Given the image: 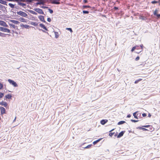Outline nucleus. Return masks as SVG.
Returning <instances> with one entry per match:
<instances>
[{"label":"nucleus","instance_id":"nucleus-14","mask_svg":"<svg viewBox=\"0 0 160 160\" xmlns=\"http://www.w3.org/2000/svg\"><path fill=\"white\" fill-rule=\"evenodd\" d=\"M41 27L42 28L44 29L45 30L48 31V29H47L46 27L42 23H41Z\"/></svg>","mask_w":160,"mask_h":160},{"label":"nucleus","instance_id":"nucleus-38","mask_svg":"<svg viewBox=\"0 0 160 160\" xmlns=\"http://www.w3.org/2000/svg\"><path fill=\"white\" fill-rule=\"evenodd\" d=\"M9 6L12 8H13L14 7V5L12 4L9 3Z\"/></svg>","mask_w":160,"mask_h":160},{"label":"nucleus","instance_id":"nucleus-55","mask_svg":"<svg viewBox=\"0 0 160 160\" xmlns=\"http://www.w3.org/2000/svg\"><path fill=\"white\" fill-rule=\"evenodd\" d=\"M102 17H105V18L106 17V15H102Z\"/></svg>","mask_w":160,"mask_h":160},{"label":"nucleus","instance_id":"nucleus-29","mask_svg":"<svg viewBox=\"0 0 160 160\" xmlns=\"http://www.w3.org/2000/svg\"><path fill=\"white\" fill-rule=\"evenodd\" d=\"M83 8H90L91 7L89 5H83Z\"/></svg>","mask_w":160,"mask_h":160},{"label":"nucleus","instance_id":"nucleus-62","mask_svg":"<svg viewBox=\"0 0 160 160\" xmlns=\"http://www.w3.org/2000/svg\"><path fill=\"white\" fill-rule=\"evenodd\" d=\"M40 16H39V17H38V18H40Z\"/></svg>","mask_w":160,"mask_h":160},{"label":"nucleus","instance_id":"nucleus-40","mask_svg":"<svg viewBox=\"0 0 160 160\" xmlns=\"http://www.w3.org/2000/svg\"><path fill=\"white\" fill-rule=\"evenodd\" d=\"M47 21L49 22H50L51 21V19L50 18H47Z\"/></svg>","mask_w":160,"mask_h":160},{"label":"nucleus","instance_id":"nucleus-51","mask_svg":"<svg viewBox=\"0 0 160 160\" xmlns=\"http://www.w3.org/2000/svg\"><path fill=\"white\" fill-rule=\"evenodd\" d=\"M4 26L7 27H8V25L6 23H5V24L4 25Z\"/></svg>","mask_w":160,"mask_h":160},{"label":"nucleus","instance_id":"nucleus-18","mask_svg":"<svg viewBox=\"0 0 160 160\" xmlns=\"http://www.w3.org/2000/svg\"><path fill=\"white\" fill-rule=\"evenodd\" d=\"M126 123V122L124 121H121L119 122L118 123V125H120L124 123Z\"/></svg>","mask_w":160,"mask_h":160},{"label":"nucleus","instance_id":"nucleus-56","mask_svg":"<svg viewBox=\"0 0 160 160\" xmlns=\"http://www.w3.org/2000/svg\"><path fill=\"white\" fill-rule=\"evenodd\" d=\"M114 129H112V130H111L110 131H109V132H112V131H113Z\"/></svg>","mask_w":160,"mask_h":160},{"label":"nucleus","instance_id":"nucleus-61","mask_svg":"<svg viewBox=\"0 0 160 160\" xmlns=\"http://www.w3.org/2000/svg\"><path fill=\"white\" fill-rule=\"evenodd\" d=\"M16 119V117L15 118V119H14V120H15V119Z\"/></svg>","mask_w":160,"mask_h":160},{"label":"nucleus","instance_id":"nucleus-34","mask_svg":"<svg viewBox=\"0 0 160 160\" xmlns=\"http://www.w3.org/2000/svg\"><path fill=\"white\" fill-rule=\"evenodd\" d=\"M0 36L2 37H4L5 36V34L3 33L0 32Z\"/></svg>","mask_w":160,"mask_h":160},{"label":"nucleus","instance_id":"nucleus-45","mask_svg":"<svg viewBox=\"0 0 160 160\" xmlns=\"http://www.w3.org/2000/svg\"><path fill=\"white\" fill-rule=\"evenodd\" d=\"M31 12L32 14H37V13L35 12L34 11H32Z\"/></svg>","mask_w":160,"mask_h":160},{"label":"nucleus","instance_id":"nucleus-5","mask_svg":"<svg viewBox=\"0 0 160 160\" xmlns=\"http://www.w3.org/2000/svg\"><path fill=\"white\" fill-rule=\"evenodd\" d=\"M125 132V131H122L120 132L117 136V138H119L122 136Z\"/></svg>","mask_w":160,"mask_h":160},{"label":"nucleus","instance_id":"nucleus-17","mask_svg":"<svg viewBox=\"0 0 160 160\" xmlns=\"http://www.w3.org/2000/svg\"><path fill=\"white\" fill-rule=\"evenodd\" d=\"M102 139V138L98 139L94 141L93 142V143L94 145H95L96 143H97L98 142H99L101 139Z\"/></svg>","mask_w":160,"mask_h":160},{"label":"nucleus","instance_id":"nucleus-13","mask_svg":"<svg viewBox=\"0 0 160 160\" xmlns=\"http://www.w3.org/2000/svg\"><path fill=\"white\" fill-rule=\"evenodd\" d=\"M41 21H42L44 23H47V22H46V21L44 19V16H43L41 15Z\"/></svg>","mask_w":160,"mask_h":160},{"label":"nucleus","instance_id":"nucleus-32","mask_svg":"<svg viewBox=\"0 0 160 160\" xmlns=\"http://www.w3.org/2000/svg\"><path fill=\"white\" fill-rule=\"evenodd\" d=\"M48 10L50 13L51 14H52L53 12V10L52 9L49 8L48 9Z\"/></svg>","mask_w":160,"mask_h":160},{"label":"nucleus","instance_id":"nucleus-20","mask_svg":"<svg viewBox=\"0 0 160 160\" xmlns=\"http://www.w3.org/2000/svg\"><path fill=\"white\" fill-rule=\"evenodd\" d=\"M5 97L6 98L10 99L12 97V96L11 94H9L6 95Z\"/></svg>","mask_w":160,"mask_h":160},{"label":"nucleus","instance_id":"nucleus-1","mask_svg":"<svg viewBox=\"0 0 160 160\" xmlns=\"http://www.w3.org/2000/svg\"><path fill=\"white\" fill-rule=\"evenodd\" d=\"M17 14L22 17H26L27 16V14L25 12L22 11H19L17 12Z\"/></svg>","mask_w":160,"mask_h":160},{"label":"nucleus","instance_id":"nucleus-22","mask_svg":"<svg viewBox=\"0 0 160 160\" xmlns=\"http://www.w3.org/2000/svg\"><path fill=\"white\" fill-rule=\"evenodd\" d=\"M5 23H6V22L3 21H0V25H1L4 26L5 24Z\"/></svg>","mask_w":160,"mask_h":160},{"label":"nucleus","instance_id":"nucleus-52","mask_svg":"<svg viewBox=\"0 0 160 160\" xmlns=\"http://www.w3.org/2000/svg\"><path fill=\"white\" fill-rule=\"evenodd\" d=\"M83 1L85 3H87L88 2L87 0H84Z\"/></svg>","mask_w":160,"mask_h":160},{"label":"nucleus","instance_id":"nucleus-24","mask_svg":"<svg viewBox=\"0 0 160 160\" xmlns=\"http://www.w3.org/2000/svg\"><path fill=\"white\" fill-rule=\"evenodd\" d=\"M2 105L5 107H6L7 105V103L5 102H2Z\"/></svg>","mask_w":160,"mask_h":160},{"label":"nucleus","instance_id":"nucleus-37","mask_svg":"<svg viewBox=\"0 0 160 160\" xmlns=\"http://www.w3.org/2000/svg\"><path fill=\"white\" fill-rule=\"evenodd\" d=\"M3 96V93L0 92V98H2Z\"/></svg>","mask_w":160,"mask_h":160},{"label":"nucleus","instance_id":"nucleus-57","mask_svg":"<svg viewBox=\"0 0 160 160\" xmlns=\"http://www.w3.org/2000/svg\"><path fill=\"white\" fill-rule=\"evenodd\" d=\"M118 135H117V134H115L114 135V136H115V137H116V136H117H117H118Z\"/></svg>","mask_w":160,"mask_h":160},{"label":"nucleus","instance_id":"nucleus-44","mask_svg":"<svg viewBox=\"0 0 160 160\" xmlns=\"http://www.w3.org/2000/svg\"><path fill=\"white\" fill-rule=\"evenodd\" d=\"M142 115L143 117H145L147 116V114L145 113H142Z\"/></svg>","mask_w":160,"mask_h":160},{"label":"nucleus","instance_id":"nucleus-19","mask_svg":"<svg viewBox=\"0 0 160 160\" xmlns=\"http://www.w3.org/2000/svg\"><path fill=\"white\" fill-rule=\"evenodd\" d=\"M54 32L55 34V38H58L59 37V34L58 32L55 31H54Z\"/></svg>","mask_w":160,"mask_h":160},{"label":"nucleus","instance_id":"nucleus-25","mask_svg":"<svg viewBox=\"0 0 160 160\" xmlns=\"http://www.w3.org/2000/svg\"><path fill=\"white\" fill-rule=\"evenodd\" d=\"M158 10L157 9H156L154 11V12H153V14L155 15V16H156L158 14H157V12H158Z\"/></svg>","mask_w":160,"mask_h":160},{"label":"nucleus","instance_id":"nucleus-30","mask_svg":"<svg viewBox=\"0 0 160 160\" xmlns=\"http://www.w3.org/2000/svg\"><path fill=\"white\" fill-rule=\"evenodd\" d=\"M82 12L83 14H88L89 13V12L88 11L83 10Z\"/></svg>","mask_w":160,"mask_h":160},{"label":"nucleus","instance_id":"nucleus-63","mask_svg":"<svg viewBox=\"0 0 160 160\" xmlns=\"http://www.w3.org/2000/svg\"><path fill=\"white\" fill-rule=\"evenodd\" d=\"M136 51V52H139V51Z\"/></svg>","mask_w":160,"mask_h":160},{"label":"nucleus","instance_id":"nucleus-46","mask_svg":"<svg viewBox=\"0 0 160 160\" xmlns=\"http://www.w3.org/2000/svg\"><path fill=\"white\" fill-rule=\"evenodd\" d=\"M41 14H44L43 12L42 11V9H41Z\"/></svg>","mask_w":160,"mask_h":160},{"label":"nucleus","instance_id":"nucleus-2","mask_svg":"<svg viewBox=\"0 0 160 160\" xmlns=\"http://www.w3.org/2000/svg\"><path fill=\"white\" fill-rule=\"evenodd\" d=\"M8 81L9 82V83L13 85L14 87H18V85L17 83L14 82V81L10 79H8Z\"/></svg>","mask_w":160,"mask_h":160},{"label":"nucleus","instance_id":"nucleus-59","mask_svg":"<svg viewBox=\"0 0 160 160\" xmlns=\"http://www.w3.org/2000/svg\"><path fill=\"white\" fill-rule=\"evenodd\" d=\"M42 30V32H45L43 30Z\"/></svg>","mask_w":160,"mask_h":160},{"label":"nucleus","instance_id":"nucleus-60","mask_svg":"<svg viewBox=\"0 0 160 160\" xmlns=\"http://www.w3.org/2000/svg\"><path fill=\"white\" fill-rule=\"evenodd\" d=\"M38 4H40V2H38Z\"/></svg>","mask_w":160,"mask_h":160},{"label":"nucleus","instance_id":"nucleus-64","mask_svg":"<svg viewBox=\"0 0 160 160\" xmlns=\"http://www.w3.org/2000/svg\"><path fill=\"white\" fill-rule=\"evenodd\" d=\"M118 71H119V70H118Z\"/></svg>","mask_w":160,"mask_h":160},{"label":"nucleus","instance_id":"nucleus-7","mask_svg":"<svg viewBox=\"0 0 160 160\" xmlns=\"http://www.w3.org/2000/svg\"><path fill=\"white\" fill-rule=\"evenodd\" d=\"M144 127H142H142H137L136 128L137 129H142V130L143 131H147L148 130V129H146L145 128H144Z\"/></svg>","mask_w":160,"mask_h":160},{"label":"nucleus","instance_id":"nucleus-53","mask_svg":"<svg viewBox=\"0 0 160 160\" xmlns=\"http://www.w3.org/2000/svg\"><path fill=\"white\" fill-rule=\"evenodd\" d=\"M151 116V115L150 113H149L148 114V117H150Z\"/></svg>","mask_w":160,"mask_h":160},{"label":"nucleus","instance_id":"nucleus-35","mask_svg":"<svg viewBox=\"0 0 160 160\" xmlns=\"http://www.w3.org/2000/svg\"><path fill=\"white\" fill-rule=\"evenodd\" d=\"M114 132H110V133H109V136H110L112 137L113 135L114 134Z\"/></svg>","mask_w":160,"mask_h":160},{"label":"nucleus","instance_id":"nucleus-28","mask_svg":"<svg viewBox=\"0 0 160 160\" xmlns=\"http://www.w3.org/2000/svg\"><path fill=\"white\" fill-rule=\"evenodd\" d=\"M151 3L152 4H155L157 3H158V2L155 0H154L151 2Z\"/></svg>","mask_w":160,"mask_h":160},{"label":"nucleus","instance_id":"nucleus-43","mask_svg":"<svg viewBox=\"0 0 160 160\" xmlns=\"http://www.w3.org/2000/svg\"><path fill=\"white\" fill-rule=\"evenodd\" d=\"M3 87V85L0 83V89H2Z\"/></svg>","mask_w":160,"mask_h":160},{"label":"nucleus","instance_id":"nucleus-33","mask_svg":"<svg viewBox=\"0 0 160 160\" xmlns=\"http://www.w3.org/2000/svg\"><path fill=\"white\" fill-rule=\"evenodd\" d=\"M131 121L132 122H138L139 121V120H135L131 119Z\"/></svg>","mask_w":160,"mask_h":160},{"label":"nucleus","instance_id":"nucleus-12","mask_svg":"<svg viewBox=\"0 0 160 160\" xmlns=\"http://www.w3.org/2000/svg\"><path fill=\"white\" fill-rule=\"evenodd\" d=\"M20 26L21 27H24V28H29L30 27L28 25H24L22 24H21Z\"/></svg>","mask_w":160,"mask_h":160},{"label":"nucleus","instance_id":"nucleus-21","mask_svg":"<svg viewBox=\"0 0 160 160\" xmlns=\"http://www.w3.org/2000/svg\"><path fill=\"white\" fill-rule=\"evenodd\" d=\"M138 112H136L133 113V115L134 117V118L136 119H138V118L137 117V114L136 115L137 113Z\"/></svg>","mask_w":160,"mask_h":160},{"label":"nucleus","instance_id":"nucleus-41","mask_svg":"<svg viewBox=\"0 0 160 160\" xmlns=\"http://www.w3.org/2000/svg\"><path fill=\"white\" fill-rule=\"evenodd\" d=\"M139 58H140L139 57V56H137L135 59V60L136 61H137L139 59Z\"/></svg>","mask_w":160,"mask_h":160},{"label":"nucleus","instance_id":"nucleus-36","mask_svg":"<svg viewBox=\"0 0 160 160\" xmlns=\"http://www.w3.org/2000/svg\"><path fill=\"white\" fill-rule=\"evenodd\" d=\"M150 126V125H147L142 126V127L145 128H149V127Z\"/></svg>","mask_w":160,"mask_h":160},{"label":"nucleus","instance_id":"nucleus-47","mask_svg":"<svg viewBox=\"0 0 160 160\" xmlns=\"http://www.w3.org/2000/svg\"><path fill=\"white\" fill-rule=\"evenodd\" d=\"M156 16L157 17V18H160V14H158Z\"/></svg>","mask_w":160,"mask_h":160},{"label":"nucleus","instance_id":"nucleus-10","mask_svg":"<svg viewBox=\"0 0 160 160\" xmlns=\"http://www.w3.org/2000/svg\"><path fill=\"white\" fill-rule=\"evenodd\" d=\"M38 23L34 22H30L31 24L32 25H33L35 26H38Z\"/></svg>","mask_w":160,"mask_h":160},{"label":"nucleus","instance_id":"nucleus-26","mask_svg":"<svg viewBox=\"0 0 160 160\" xmlns=\"http://www.w3.org/2000/svg\"><path fill=\"white\" fill-rule=\"evenodd\" d=\"M66 29L70 31V32L71 33L73 32L71 28H67Z\"/></svg>","mask_w":160,"mask_h":160},{"label":"nucleus","instance_id":"nucleus-3","mask_svg":"<svg viewBox=\"0 0 160 160\" xmlns=\"http://www.w3.org/2000/svg\"><path fill=\"white\" fill-rule=\"evenodd\" d=\"M0 30L1 31H2L4 32H7L8 33L10 32V30L9 29L6 28H4L2 27H0Z\"/></svg>","mask_w":160,"mask_h":160},{"label":"nucleus","instance_id":"nucleus-4","mask_svg":"<svg viewBox=\"0 0 160 160\" xmlns=\"http://www.w3.org/2000/svg\"><path fill=\"white\" fill-rule=\"evenodd\" d=\"M0 109L1 110V114L2 115L6 113V109L4 108L3 107H1Z\"/></svg>","mask_w":160,"mask_h":160},{"label":"nucleus","instance_id":"nucleus-54","mask_svg":"<svg viewBox=\"0 0 160 160\" xmlns=\"http://www.w3.org/2000/svg\"><path fill=\"white\" fill-rule=\"evenodd\" d=\"M158 3H159V6H160V0H158Z\"/></svg>","mask_w":160,"mask_h":160},{"label":"nucleus","instance_id":"nucleus-42","mask_svg":"<svg viewBox=\"0 0 160 160\" xmlns=\"http://www.w3.org/2000/svg\"><path fill=\"white\" fill-rule=\"evenodd\" d=\"M141 116V114L140 113H137V117L138 118H139Z\"/></svg>","mask_w":160,"mask_h":160},{"label":"nucleus","instance_id":"nucleus-6","mask_svg":"<svg viewBox=\"0 0 160 160\" xmlns=\"http://www.w3.org/2000/svg\"><path fill=\"white\" fill-rule=\"evenodd\" d=\"M108 122V120L107 119H102L100 123L102 125H104Z\"/></svg>","mask_w":160,"mask_h":160},{"label":"nucleus","instance_id":"nucleus-23","mask_svg":"<svg viewBox=\"0 0 160 160\" xmlns=\"http://www.w3.org/2000/svg\"><path fill=\"white\" fill-rule=\"evenodd\" d=\"M20 21L22 22H26V19L22 18H20Z\"/></svg>","mask_w":160,"mask_h":160},{"label":"nucleus","instance_id":"nucleus-9","mask_svg":"<svg viewBox=\"0 0 160 160\" xmlns=\"http://www.w3.org/2000/svg\"><path fill=\"white\" fill-rule=\"evenodd\" d=\"M149 129H148V131H149L151 132L154 130V128L152 126L150 125V126L149 127Z\"/></svg>","mask_w":160,"mask_h":160},{"label":"nucleus","instance_id":"nucleus-58","mask_svg":"<svg viewBox=\"0 0 160 160\" xmlns=\"http://www.w3.org/2000/svg\"><path fill=\"white\" fill-rule=\"evenodd\" d=\"M139 47H137V49H138L139 48Z\"/></svg>","mask_w":160,"mask_h":160},{"label":"nucleus","instance_id":"nucleus-15","mask_svg":"<svg viewBox=\"0 0 160 160\" xmlns=\"http://www.w3.org/2000/svg\"><path fill=\"white\" fill-rule=\"evenodd\" d=\"M11 22L13 23L17 24H18L19 23V21L14 20H11Z\"/></svg>","mask_w":160,"mask_h":160},{"label":"nucleus","instance_id":"nucleus-48","mask_svg":"<svg viewBox=\"0 0 160 160\" xmlns=\"http://www.w3.org/2000/svg\"><path fill=\"white\" fill-rule=\"evenodd\" d=\"M131 117V115L130 114H128L127 116V117L128 118H129Z\"/></svg>","mask_w":160,"mask_h":160},{"label":"nucleus","instance_id":"nucleus-11","mask_svg":"<svg viewBox=\"0 0 160 160\" xmlns=\"http://www.w3.org/2000/svg\"><path fill=\"white\" fill-rule=\"evenodd\" d=\"M140 47L141 48V50L139 52H136V51H135V52L136 53H139L141 52L142 51L143 49V45L142 44H141L140 45Z\"/></svg>","mask_w":160,"mask_h":160},{"label":"nucleus","instance_id":"nucleus-16","mask_svg":"<svg viewBox=\"0 0 160 160\" xmlns=\"http://www.w3.org/2000/svg\"><path fill=\"white\" fill-rule=\"evenodd\" d=\"M137 47H139V46L136 45L135 46L133 47L132 48V49L131 50V51L132 52H133V51H134L135 49H137Z\"/></svg>","mask_w":160,"mask_h":160},{"label":"nucleus","instance_id":"nucleus-49","mask_svg":"<svg viewBox=\"0 0 160 160\" xmlns=\"http://www.w3.org/2000/svg\"><path fill=\"white\" fill-rule=\"evenodd\" d=\"M114 8L115 10H118V8L116 7H114Z\"/></svg>","mask_w":160,"mask_h":160},{"label":"nucleus","instance_id":"nucleus-39","mask_svg":"<svg viewBox=\"0 0 160 160\" xmlns=\"http://www.w3.org/2000/svg\"><path fill=\"white\" fill-rule=\"evenodd\" d=\"M10 25L14 28H16V26L14 24H10Z\"/></svg>","mask_w":160,"mask_h":160},{"label":"nucleus","instance_id":"nucleus-31","mask_svg":"<svg viewBox=\"0 0 160 160\" xmlns=\"http://www.w3.org/2000/svg\"><path fill=\"white\" fill-rule=\"evenodd\" d=\"M92 146V144L88 145L86 147H85L84 148H85V149L91 147Z\"/></svg>","mask_w":160,"mask_h":160},{"label":"nucleus","instance_id":"nucleus-8","mask_svg":"<svg viewBox=\"0 0 160 160\" xmlns=\"http://www.w3.org/2000/svg\"><path fill=\"white\" fill-rule=\"evenodd\" d=\"M60 0H54L52 2V3L53 4H59L60 2L59 1Z\"/></svg>","mask_w":160,"mask_h":160},{"label":"nucleus","instance_id":"nucleus-50","mask_svg":"<svg viewBox=\"0 0 160 160\" xmlns=\"http://www.w3.org/2000/svg\"><path fill=\"white\" fill-rule=\"evenodd\" d=\"M42 8H48V7H45V6H42L41 7Z\"/></svg>","mask_w":160,"mask_h":160},{"label":"nucleus","instance_id":"nucleus-27","mask_svg":"<svg viewBox=\"0 0 160 160\" xmlns=\"http://www.w3.org/2000/svg\"><path fill=\"white\" fill-rule=\"evenodd\" d=\"M142 80V79H138V80H136V81H135V82H134V83H135V84H137V83L138 82H139V81H141V80Z\"/></svg>","mask_w":160,"mask_h":160}]
</instances>
